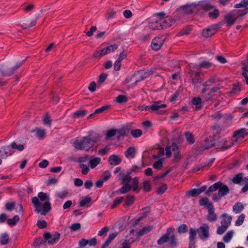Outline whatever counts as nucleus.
Instances as JSON below:
<instances>
[{
  "mask_svg": "<svg viewBox=\"0 0 248 248\" xmlns=\"http://www.w3.org/2000/svg\"><path fill=\"white\" fill-rule=\"evenodd\" d=\"M148 27L152 30L162 29V27H161L159 20L149 22L148 23Z\"/></svg>",
  "mask_w": 248,
  "mask_h": 248,
  "instance_id": "nucleus-22",
  "label": "nucleus"
},
{
  "mask_svg": "<svg viewBox=\"0 0 248 248\" xmlns=\"http://www.w3.org/2000/svg\"><path fill=\"white\" fill-rule=\"evenodd\" d=\"M202 9L205 11H208L211 10H213L215 8V6L212 5L209 2L205 1L202 2L198 5Z\"/></svg>",
  "mask_w": 248,
  "mask_h": 248,
  "instance_id": "nucleus-19",
  "label": "nucleus"
},
{
  "mask_svg": "<svg viewBox=\"0 0 248 248\" xmlns=\"http://www.w3.org/2000/svg\"><path fill=\"white\" fill-rule=\"evenodd\" d=\"M215 145V143L212 138H207L204 143H202L200 147H199L198 150L200 152L203 151L206 149H209Z\"/></svg>",
  "mask_w": 248,
  "mask_h": 248,
  "instance_id": "nucleus-11",
  "label": "nucleus"
},
{
  "mask_svg": "<svg viewBox=\"0 0 248 248\" xmlns=\"http://www.w3.org/2000/svg\"><path fill=\"white\" fill-rule=\"evenodd\" d=\"M10 146H11L13 149H16L19 151H23L24 149V146L23 144L17 145L16 142L15 141L12 142Z\"/></svg>",
  "mask_w": 248,
  "mask_h": 248,
  "instance_id": "nucleus-39",
  "label": "nucleus"
},
{
  "mask_svg": "<svg viewBox=\"0 0 248 248\" xmlns=\"http://www.w3.org/2000/svg\"><path fill=\"white\" fill-rule=\"evenodd\" d=\"M115 100L118 103L122 104L127 102V98L125 95H119L116 98Z\"/></svg>",
  "mask_w": 248,
  "mask_h": 248,
  "instance_id": "nucleus-44",
  "label": "nucleus"
},
{
  "mask_svg": "<svg viewBox=\"0 0 248 248\" xmlns=\"http://www.w3.org/2000/svg\"><path fill=\"white\" fill-rule=\"evenodd\" d=\"M117 133V131L115 129H112L107 132L105 139L108 140L109 138L114 136Z\"/></svg>",
  "mask_w": 248,
  "mask_h": 248,
  "instance_id": "nucleus-61",
  "label": "nucleus"
},
{
  "mask_svg": "<svg viewBox=\"0 0 248 248\" xmlns=\"http://www.w3.org/2000/svg\"><path fill=\"white\" fill-rule=\"evenodd\" d=\"M164 43V40L161 38H155L152 42V47L155 50H159Z\"/></svg>",
  "mask_w": 248,
  "mask_h": 248,
  "instance_id": "nucleus-13",
  "label": "nucleus"
},
{
  "mask_svg": "<svg viewBox=\"0 0 248 248\" xmlns=\"http://www.w3.org/2000/svg\"><path fill=\"white\" fill-rule=\"evenodd\" d=\"M201 194L198 189H192L187 192V195L193 197H197Z\"/></svg>",
  "mask_w": 248,
  "mask_h": 248,
  "instance_id": "nucleus-41",
  "label": "nucleus"
},
{
  "mask_svg": "<svg viewBox=\"0 0 248 248\" xmlns=\"http://www.w3.org/2000/svg\"><path fill=\"white\" fill-rule=\"evenodd\" d=\"M163 159L161 158L155 162L153 164V167L157 170H161L163 167Z\"/></svg>",
  "mask_w": 248,
  "mask_h": 248,
  "instance_id": "nucleus-38",
  "label": "nucleus"
},
{
  "mask_svg": "<svg viewBox=\"0 0 248 248\" xmlns=\"http://www.w3.org/2000/svg\"><path fill=\"white\" fill-rule=\"evenodd\" d=\"M213 10H214L212 12H209L208 15L210 18L216 19L219 16V12L217 9L215 8H214Z\"/></svg>",
  "mask_w": 248,
  "mask_h": 248,
  "instance_id": "nucleus-40",
  "label": "nucleus"
},
{
  "mask_svg": "<svg viewBox=\"0 0 248 248\" xmlns=\"http://www.w3.org/2000/svg\"><path fill=\"white\" fill-rule=\"evenodd\" d=\"M120 178L122 180V187L120 189L119 191L121 193L125 194L129 191L132 188L134 191L139 192L140 188L139 187V178L134 177L132 179L129 174L120 173L119 174Z\"/></svg>",
  "mask_w": 248,
  "mask_h": 248,
  "instance_id": "nucleus-1",
  "label": "nucleus"
},
{
  "mask_svg": "<svg viewBox=\"0 0 248 248\" xmlns=\"http://www.w3.org/2000/svg\"><path fill=\"white\" fill-rule=\"evenodd\" d=\"M118 46L117 45H110L109 46H108L106 48V53H107V54L111 52H113L115 50H116L117 48H118Z\"/></svg>",
  "mask_w": 248,
  "mask_h": 248,
  "instance_id": "nucleus-60",
  "label": "nucleus"
},
{
  "mask_svg": "<svg viewBox=\"0 0 248 248\" xmlns=\"http://www.w3.org/2000/svg\"><path fill=\"white\" fill-rule=\"evenodd\" d=\"M97 141V139L94 137H83L80 139H76L73 142V145L77 150L88 151Z\"/></svg>",
  "mask_w": 248,
  "mask_h": 248,
  "instance_id": "nucleus-2",
  "label": "nucleus"
},
{
  "mask_svg": "<svg viewBox=\"0 0 248 248\" xmlns=\"http://www.w3.org/2000/svg\"><path fill=\"white\" fill-rule=\"evenodd\" d=\"M248 5V0H243L239 3L235 4L234 7L239 8L242 7H246Z\"/></svg>",
  "mask_w": 248,
  "mask_h": 248,
  "instance_id": "nucleus-51",
  "label": "nucleus"
},
{
  "mask_svg": "<svg viewBox=\"0 0 248 248\" xmlns=\"http://www.w3.org/2000/svg\"><path fill=\"white\" fill-rule=\"evenodd\" d=\"M207 89L206 88H203L202 90V92L201 94V96L202 97L203 99H204L205 101H208L209 100H213L215 99L213 96L212 95V93L210 91L208 93H206V92Z\"/></svg>",
  "mask_w": 248,
  "mask_h": 248,
  "instance_id": "nucleus-18",
  "label": "nucleus"
},
{
  "mask_svg": "<svg viewBox=\"0 0 248 248\" xmlns=\"http://www.w3.org/2000/svg\"><path fill=\"white\" fill-rule=\"evenodd\" d=\"M223 219L221 221V225H223L225 226L228 228L230 225L232 217L231 216H229L227 213H223L221 215Z\"/></svg>",
  "mask_w": 248,
  "mask_h": 248,
  "instance_id": "nucleus-17",
  "label": "nucleus"
},
{
  "mask_svg": "<svg viewBox=\"0 0 248 248\" xmlns=\"http://www.w3.org/2000/svg\"><path fill=\"white\" fill-rule=\"evenodd\" d=\"M196 8L195 7L187 5L182 8V13L185 15H189L194 12Z\"/></svg>",
  "mask_w": 248,
  "mask_h": 248,
  "instance_id": "nucleus-29",
  "label": "nucleus"
},
{
  "mask_svg": "<svg viewBox=\"0 0 248 248\" xmlns=\"http://www.w3.org/2000/svg\"><path fill=\"white\" fill-rule=\"evenodd\" d=\"M131 134L133 137L138 138L142 135V132L140 129H134L131 131Z\"/></svg>",
  "mask_w": 248,
  "mask_h": 248,
  "instance_id": "nucleus-53",
  "label": "nucleus"
},
{
  "mask_svg": "<svg viewBox=\"0 0 248 248\" xmlns=\"http://www.w3.org/2000/svg\"><path fill=\"white\" fill-rule=\"evenodd\" d=\"M218 190V193H215L213 195V200L214 201H219L222 197L227 195L230 192L228 186L226 185H224L222 183Z\"/></svg>",
  "mask_w": 248,
  "mask_h": 248,
  "instance_id": "nucleus-6",
  "label": "nucleus"
},
{
  "mask_svg": "<svg viewBox=\"0 0 248 248\" xmlns=\"http://www.w3.org/2000/svg\"><path fill=\"white\" fill-rule=\"evenodd\" d=\"M136 148L134 147L128 148L125 152V155L126 157L133 158L135 156Z\"/></svg>",
  "mask_w": 248,
  "mask_h": 248,
  "instance_id": "nucleus-28",
  "label": "nucleus"
},
{
  "mask_svg": "<svg viewBox=\"0 0 248 248\" xmlns=\"http://www.w3.org/2000/svg\"><path fill=\"white\" fill-rule=\"evenodd\" d=\"M101 158L98 157L91 159L89 162L91 168L92 169L95 168L101 162Z\"/></svg>",
  "mask_w": 248,
  "mask_h": 248,
  "instance_id": "nucleus-31",
  "label": "nucleus"
},
{
  "mask_svg": "<svg viewBox=\"0 0 248 248\" xmlns=\"http://www.w3.org/2000/svg\"><path fill=\"white\" fill-rule=\"evenodd\" d=\"M243 174L239 173L236 175L232 179V181L235 184H239L242 180Z\"/></svg>",
  "mask_w": 248,
  "mask_h": 248,
  "instance_id": "nucleus-48",
  "label": "nucleus"
},
{
  "mask_svg": "<svg viewBox=\"0 0 248 248\" xmlns=\"http://www.w3.org/2000/svg\"><path fill=\"white\" fill-rule=\"evenodd\" d=\"M245 218V215L244 214H241L240 215L237 219L235 221V224L236 226H240L244 222V221Z\"/></svg>",
  "mask_w": 248,
  "mask_h": 248,
  "instance_id": "nucleus-45",
  "label": "nucleus"
},
{
  "mask_svg": "<svg viewBox=\"0 0 248 248\" xmlns=\"http://www.w3.org/2000/svg\"><path fill=\"white\" fill-rule=\"evenodd\" d=\"M218 28V26L217 25H212L207 29L203 30L202 34L203 36L205 37H211L212 35L215 34Z\"/></svg>",
  "mask_w": 248,
  "mask_h": 248,
  "instance_id": "nucleus-9",
  "label": "nucleus"
},
{
  "mask_svg": "<svg viewBox=\"0 0 248 248\" xmlns=\"http://www.w3.org/2000/svg\"><path fill=\"white\" fill-rule=\"evenodd\" d=\"M221 185L222 182L220 181H218L215 183L214 185L209 187L208 189L206 191L205 194L210 195L212 192L217 190L219 188V186H221Z\"/></svg>",
  "mask_w": 248,
  "mask_h": 248,
  "instance_id": "nucleus-20",
  "label": "nucleus"
},
{
  "mask_svg": "<svg viewBox=\"0 0 248 248\" xmlns=\"http://www.w3.org/2000/svg\"><path fill=\"white\" fill-rule=\"evenodd\" d=\"M124 198L123 197L117 198L113 202V203L111 206V208H114L118 205L121 203L124 200Z\"/></svg>",
  "mask_w": 248,
  "mask_h": 248,
  "instance_id": "nucleus-63",
  "label": "nucleus"
},
{
  "mask_svg": "<svg viewBox=\"0 0 248 248\" xmlns=\"http://www.w3.org/2000/svg\"><path fill=\"white\" fill-rule=\"evenodd\" d=\"M45 243L46 241L44 238L43 239L41 237H38L35 240L33 245L35 247H38Z\"/></svg>",
  "mask_w": 248,
  "mask_h": 248,
  "instance_id": "nucleus-52",
  "label": "nucleus"
},
{
  "mask_svg": "<svg viewBox=\"0 0 248 248\" xmlns=\"http://www.w3.org/2000/svg\"><path fill=\"white\" fill-rule=\"evenodd\" d=\"M108 162L111 165H118L121 163L122 160L118 155H113L108 157Z\"/></svg>",
  "mask_w": 248,
  "mask_h": 248,
  "instance_id": "nucleus-16",
  "label": "nucleus"
},
{
  "mask_svg": "<svg viewBox=\"0 0 248 248\" xmlns=\"http://www.w3.org/2000/svg\"><path fill=\"white\" fill-rule=\"evenodd\" d=\"M215 78L213 77L210 78L206 82H205L203 86L204 87L203 88H206L208 86H212L215 83Z\"/></svg>",
  "mask_w": 248,
  "mask_h": 248,
  "instance_id": "nucleus-62",
  "label": "nucleus"
},
{
  "mask_svg": "<svg viewBox=\"0 0 248 248\" xmlns=\"http://www.w3.org/2000/svg\"><path fill=\"white\" fill-rule=\"evenodd\" d=\"M197 230L201 239H207L209 237V227L207 224H203Z\"/></svg>",
  "mask_w": 248,
  "mask_h": 248,
  "instance_id": "nucleus-8",
  "label": "nucleus"
},
{
  "mask_svg": "<svg viewBox=\"0 0 248 248\" xmlns=\"http://www.w3.org/2000/svg\"><path fill=\"white\" fill-rule=\"evenodd\" d=\"M10 146H3L2 147V149L4 150V155H1V157L3 158L5 156L6 157L11 155L13 154V152L10 151L9 149Z\"/></svg>",
  "mask_w": 248,
  "mask_h": 248,
  "instance_id": "nucleus-42",
  "label": "nucleus"
},
{
  "mask_svg": "<svg viewBox=\"0 0 248 248\" xmlns=\"http://www.w3.org/2000/svg\"><path fill=\"white\" fill-rule=\"evenodd\" d=\"M192 103L197 106V108H200L202 103V98L200 97H194L192 100Z\"/></svg>",
  "mask_w": 248,
  "mask_h": 248,
  "instance_id": "nucleus-56",
  "label": "nucleus"
},
{
  "mask_svg": "<svg viewBox=\"0 0 248 248\" xmlns=\"http://www.w3.org/2000/svg\"><path fill=\"white\" fill-rule=\"evenodd\" d=\"M116 14V12L113 10L108 11L106 14V18L108 20L111 19L114 17Z\"/></svg>",
  "mask_w": 248,
  "mask_h": 248,
  "instance_id": "nucleus-57",
  "label": "nucleus"
},
{
  "mask_svg": "<svg viewBox=\"0 0 248 248\" xmlns=\"http://www.w3.org/2000/svg\"><path fill=\"white\" fill-rule=\"evenodd\" d=\"M247 13L246 10H233L226 15L224 16V19L229 25H232L239 17L244 16Z\"/></svg>",
  "mask_w": 248,
  "mask_h": 248,
  "instance_id": "nucleus-4",
  "label": "nucleus"
},
{
  "mask_svg": "<svg viewBox=\"0 0 248 248\" xmlns=\"http://www.w3.org/2000/svg\"><path fill=\"white\" fill-rule=\"evenodd\" d=\"M166 107V105L162 104L161 101H155L151 105H150V112H154L160 108H165Z\"/></svg>",
  "mask_w": 248,
  "mask_h": 248,
  "instance_id": "nucleus-14",
  "label": "nucleus"
},
{
  "mask_svg": "<svg viewBox=\"0 0 248 248\" xmlns=\"http://www.w3.org/2000/svg\"><path fill=\"white\" fill-rule=\"evenodd\" d=\"M159 22L160 23L161 27H162V29L170 27L172 26L175 22V20L173 19L172 18H169L168 19L162 20L160 19Z\"/></svg>",
  "mask_w": 248,
  "mask_h": 248,
  "instance_id": "nucleus-15",
  "label": "nucleus"
},
{
  "mask_svg": "<svg viewBox=\"0 0 248 248\" xmlns=\"http://www.w3.org/2000/svg\"><path fill=\"white\" fill-rule=\"evenodd\" d=\"M197 230L193 228H190L189 230V242H196Z\"/></svg>",
  "mask_w": 248,
  "mask_h": 248,
  "instance_id": "nucleus-24",
  "label": "nucleus"
},
{
  "mask_svg": "<svg viewBox=\"0 0 248 248\" xmlns=\"http://www.w3.org/2000/svg\"><path fill=\"white\" fill-rule=\"evenodd\" d=\"M247 131L246 128H242L239 130L235 131L233 134V137H236L237 139L239 138H244V134Z\"/></svg>",
  "mask_w": 248,
  "mask_h": 248,
  "instance_id": "nucleus-35",
  "label": "nucleus"
},
{
  "mask_svg": "<svg viewBox=\"0 0 248 248\" xmlns=\"http://www.w3.org/2000/svg\"><path fill=\"white\" fill-rule=\"evenodd\" d=\"M174 229L173 228H169L167 230L165 234H163L160 239L157 241V244L161 245L167 242L169 240V238L171 232H173Z\"/></svg>",
  "mask_w": 248,
  "mask_h": 248,
  "instance_id": "nucleus-10",
  "label": "nucleus"
},
{
  "mask_svg": "<svg viewBox=\"0 0 248 248\" xmlns=\"http://www.w3.org/2000/svg\"><path fill=\"white\" fill-rule=\"evenodd\" d=\"M241 83L239 82L234 83L232 85V91L230 92V93H233L235 92H239L240 91Z\"/></svg>",
  "mask_w": 248,
  "mask_h": 248,
  "instance_id": "nucleus-58",
  "label": "nucleus"
},
{
  "mask_svg": "<svg viewBox=\"0 0 248 248\" xmlns=\"http://www.w3.org/2000/svg\"><path fill=\"white\" fill-rule=\"evenodd\" d=\"M43 211L42 212L41 211L40 213L41 215L45 216L51 209L50 203L49 202H45L43 205Z\"/></svg>",
  "mask_w": 248,
  "mask_h": 248,
  "instance_id": "nucleus-30",
  "label": "nucleus"
},
{
  "mask_svg": "<svg viewBox=\"0 0 248 248\" xmlns=\"http://www.w3.org/2000/svg\"><path fill=\"white\" fill-rule=\"evenodd\" d=\"M31 201L35 208V212L37 213H40L41 212V205L42 203L39 202L38 198L37 197H34L32 198Z\"/></svg>",
  "mask_w": 248,
  "mask_h": 248,
  "instance_id": "nucleus-23",
  "label": "nucleus"
},
{
  "mask_svg": "<svg viewBox=\"0 0 248 248\" xmlns=\"http://www.w3.org/2000/svg\"><path fill=\"white\" fill-rule=\"evenodd\" d=\"M60 233L57 232H55L53 234L46 232L43 234V237L46 241V243H47L49 245H52L58 242L60 238Z\"/></svg>",
  "mask_w": 248,
  "mask_h": 248,
  "instance_id": "nucleus-5",
  "label": "nucleus"
},
{
  "mask_svg": "<svg viewBox=\"0 0 248 248\" xmlns=\"http://www.w3.org/2000/svg\"><path fill=\"white\" fill-rule=\"evenodd\" d=\"M19 220V217L17 215L15 216L13 218L7 219V223L9 225H15Z\"/></svg>",
  "mask_w": 248,
  "mask_h": 248,
  "instance_id": "nucleus-37",
  "label": "nucleus"
},
{
  "mask_svg": "<svg viewBox=\"0 0 248 248\" xmlns=\"http://www.w3.org/2000/svg\"><path fill=\"white\" fill-rule=\"evenodd\" d=\"M244 209V205L241 202H238L236 203L232 207L233 212L236 214L241 213Z\"/></svg>",
  "mask_w": 248,
  "mask_h": 248,
  "instance_id": "nucleus-27",
  "label": "nucleus"
},
{
  "mask_svg": "<svg viewBox=\"0 0 248 248\" xmlns=\"http://www.w3.org/2000/svg\"><path fill=\"white\" fill-rule=\"evenodd\" d=\"M153 228V226L152 225L144 227L140 231L137 232L136 235L137 236H142L151 231Z\"/></svg>",
  "mask_w": 248,
  "mask_h": 248,
  "instance_id": "nucleus-25",
  "label": "nucleus"
},
{
  "mask_svg": "<svg viewBox=\"0 0 248 248\" xmlns=\"http://www.w3.org/2000/svg\"><path fill=\"white\" fill-rule=\"evenodd\" d=\"M25 60H24L22 62L16 63L15 66L9 69L7 68L4 65L0 67V87L6 84V81H3L1 77L10 76L13 75L14 72L23 64Z\"/></svg>",
  "mask_w": 248,
  "mask_h": 248,
  "instance_id": "nucleus-3",
  "label": "nucleus"
},
{
  "mask_svg": "<svg viewBox=\"0 0 248 248\" xmlns=\"http://www.w3.org/2000/svg\"><path fill=\"white\" fill-rule=\"evenodd\" d=\"M188 231V227L186 225L183 224L180 225L178 228V232L179 233H184L187 232Z\"/></svg>",
  "mask_w": 248,
  "mask_h": 248,
  "instance_id": "nucleus-54",
  "label": "nucleus"
},
{
  "mask_svg": "<svg viewBox=\"0 0 248 248\" xmlns=\"http://www.w3.org/2000/svg\"><path fill=\"white\" fill-rule=\"evenodd\" d=\"M43 121L45 124H47L49 126L51 125L52 121L50 119V116L48 113H46L45 114V116H44L43 119Z\"/></svg>",
  "mask_w": 248,
  "mask_h": 248,
  "instance_id": "nucleus-55",
  "label": "nucleus"
},
{
  "mask_svg": "<svg viewBox=\"0 0 248 248\" xmlns=\"http://www.w3.org/2000/svg\"><path fill=\"white\" fill-rule=\"evenodd\" d=\"M152 73L153 72L149 70H147L145 71H139L133 76L132 78H131L130 80H132L134 78H136L135 83L136 84L138 82L149 77L152 74Z\"/></svg>",
  "mask_w": 248,
  "mask_h": 248,
  "instance_id": "nucleus-7",
  "label": "nucleus"
},
{
  "mask_svg": "<svg viewBox=\"0 0 248 248\" xmlns=\"http://www.w3.org/2000/svg\"><path fill=\"white\" fill-rule=\"evenodd\" d=\"M140 169H141V167H140V166L137 165H134L129 170L127 171L126 173H124L129 174V175H130L131 173L133 172H138Z\"/></svg>",
  "mask_w": 248,
  "mask_h": 248,
  "instance_id": "nucleus-46",
  "label": "nucleus"
},
{
  "mask_svg": "<svg viewBox=\"0 0 248 248\" xmlns=\"http://www.w3.org/2000/svg\"><path fill=\"white\" fill-rule=\"evenodd\" d=\"M233 232L232 231L228 232L223 237V241L226 243L229 242L232 239L233 236Z\"/></svg>",
  "mask_w": 248,
  "mask_h": 248,
  "instance_id": "nucleus-47",
  "label": "nucleus"
},
{
  "mask_svg": "<svg viewBox=\"0 0 248 248\" xmlns=\"http://www.w3.org/2000/svg\"><path fill=\"white\" fill-rule=\"evenodd\" d=\"M185 136L186 139V140L190 143L193 144L194 143L195 140L194 139V137L192 134V133L190 132H186L185 133Z\"/></svg>",
  "mask_w": 248,
  "mask_h": 248,
  "instance_id": "nucleus-50",
  "label": "nucleus"
},
{
  "mask_svg": "<svg viewBox=\"0 0 248 248\" xmlns=\"http://www.w3.org/2000/svg\"><path fill=\"white\" fill-rule=\"evenodd\" d=\"M87 111L85 110H79L73 113V116L75 118L83 117L86 114Z\"/></svg>",
  "mask_w": 248,
  "mask_h": 248,
  "instance_id": "nucleus-36",
  "label": "nucleus"
},
{
  "mask_svg": "<svg viewBox=\"0 0 248 248\" xmlns=\"http://www.w3.org/2000/svg\"><path fill=\"white\" fill-rule=\"evenodd\" d=\"M9 241V235L7 233H3L0 237V244L2 245L8 244Z\"/></svg>",
  "mask_w": 248,
  "mask_h": 248,
  "instance_id": "nucleus-34",
  "label": "nucleus"
},
{
  "mask_svg": "<svg viewBox=\"0 0 248 248\" xmlns=\"http://www.w3.org/2000/svg\"><path fill=\"white\" fill-rule=\"evenodd\" d=\"M143 188L145 192H149L150 191L151 188L150 182L149 181L145 180L143 183Z\"/></svg>",
  "mask_w": 248,
  "mask_h": 248,
  "instance_id": "nucleus-49",
  "label": "nucleus"
},
{
  "mask_svg": "<svg viewBox=\"0 0 248 248\" xmlns=\"http://www.w3.org/2000/svg\"><path fill=\"white\" fill-rule=\"evenodd\" d=\"M34 131L36 132V135L37 137L40 139H43L46 136V131L44 129L36 128L34 130Z\"/></svg>",
  "mask_w": 248,
  "mask_h": 248,
  "instance_id": "nucleus-33",
  "label": "nucleus"
},
{
  "mask_svg": "<svg viewBox=\"0 0 248 248\" xmlns=\"http://www.w3.org/2000/svg\"><path fill=\"white\" fill-rule=\"evenodd\" d=\"M169 240V244L171 247L175 248L178 246V239L174 234L170 235Z\"/></svg>",
  "mask_w": 248,
  "mask_h": 248,
  "instance_id": "nucleus-26",
  "label": "nucleus"
},
{
  "mask_svg": "<svg viewBox=\"0 0 248 248\" xmlns=\"http://www.w3.org/2000/svg\"><path fill=\"white\" fill-rule=\"evenodd\" d=\"M199 203L201 206H205L207 209L209 205H213V203L209 202L208 198L206 197H203L199 201Z\"/></svg>",
  "mask_w": 248,
  "mask_h": 248,
  "instance_id": "nucleus-32",
  "label": "nucleus"
},
{
  "mask_svg": "<svg viewBox=\"0 0 248 248\" xmlns=\"http://www.w3.org/2000/svg\"><path fill=\"white\" fill-rule=\"evenodd\" d=\"M206 218L210 222H214L217 220V215L215 213L213 205L210 204L209 206L208 207V215Z\"/></svg>",
  "mask_w": 248,
  "mask_h": 248,
  "instance_id": "nucleus-12",
  "label": "nucleus"
},
{
  "mask_svg": "<svg viewBox=\"0 0 248 248\" xmlns=\"http://www.w3.org/2000/svg\"><path fill=\"white\" fill-rule=\"evenodd\" d=\"M193 85L196 88H199L201 87L203 79L200 77V75L195 77L191 78Z\"/></svg>",
  "mask_w": 248,
  "mask_h": 248,
  "instance_id": "nucleus-21",
  "label": "nucleus"
},
{
  "mask_svg": "<svg viewBox=\"0 0 248 248\" xmlns=\"http://www.w3.org/2000/svg\"><path fill=\"white\" fill-rule=\"evenodd\" d=\"M223 116V114L220 112V111H218L216 113L211 115V117L212 119L215 121H219Z\"/></svg>",
  "mask_w": 248,
  "mask_h": 248,
  "instance_id": "nucleus-59",
  "label": "nucleus"
},
{
  "mask_svg": "<svg viewBox=\"0 0 248 248\" xmlns=\"http://www.w3.org/2000/svg\"><path fill=\"white\" fill-rule=\"evenodd\" d=\"M91 201V198L89 196H86L84 199L81 200L79 202V205L80 207H84L87 204L90 202Z\"/></svg>",
  "mask_w": 248,
  "mask_h": 248,
  "instance_id": "nucleus-43",
  "label": "nucleus"
},
{
  "mask_svg": "<svg viewBox=\"0 0 248 248\" xmlns=\"http://www.w3.org/2000/svg\"><path fill=\"white\" fill-rule=\"evenodd\" d=\"M133 241V240L131 241L130 239L124 240L122 244V248H130V245Z\"/></svg>",
  "mask_w": 248,
  "mask_h": 248,
  "instance_id": "nucleus-64",
  "label": "nucleus"
}]
</instances>
